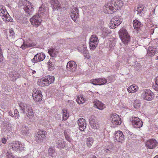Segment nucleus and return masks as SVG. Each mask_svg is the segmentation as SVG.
<instances>
[{
  "label": "nucleus",
  "mask_w": 158,
  "mask_h": 158,
  "mask_svg": "<svg viewBox=\"0 0 158 158\" xmlns=\"http://www.w3.org/2000/svg\"><path fill=\"white\" fill-rule=\"evenodd\" d=\"M89 158H97L96 156L94 155H92Z\"/></svg>",
  "instance_id": "864d4df0"
},
{
  "label": "nucleus",
  "mask_w": 158,
  "mask_h": 158,
  "mask_svg": "<svg viewBox=\"0 0 158 158\" xmlns=\"http://www.w3.org/2000/svg\"><path fill=\"white\" fill-rule=\"evenodd\" d=\"M120 38L124 44H127L130 41V36L127 31L124 28L120 29L118 32Z\"/></svg>",
  "instance_id": "6e6552de"
},
{
  "label": "nucleus",
  "mask_w": 158,
  "mask_h": 158,
  "mask_svg": "<svg viewBox=\"0 0 158 158\" xmlns=\"http://www.w3.org/2000/svg\"><path fill=\"white\" fill-rule=\"evenodd\" d=\"M90 83L94 85H97V79H91L90 81Z\"/></svg>",
  "instance_id": "a18cd8bd"
},
{
  "label": "nucleus",
  "mask_w": 158,
  "mask_h": 158,
  "mask_svg": "<svg viewBox=\"0 0 158 158\" xmlns=\"http://www.w3.org/2000/svg\"><path fill=\"white\" fill-rule=\"evenodd\" d=\"M8 146L10 149L15 151H21L25 148L24 144L19 141H13L10 143Z\"/></svg>",
  "instance_id": "423d86ee"
},
{
  "label": "nucleus",
  "mask_w": 158,
  "mask_h": 158,
  "mask_svg": "<svg viewBox=\"0 0 158 158\" xmlns=\"http://www.w3.org/2000/svg\"><path fill=\"white\" fill-rule=\"evenodd\" d=\"M9 114L11 116H13V113L10 111H9Z\"/></svg>",
  "instance_id": "603ef678"
},
{
  "label": "nucleus",
  "mask_w": 158,
  "mask_h": 158,
  "mask_svg": "<svg viewBox=\"0 0 158 158\" xmlns=\"http://www.w3.org/2000/svg\"><path fill=\"white\" fill-rule=\"evenodd\" d=\"M33 98L36 102L41 101L42 100V94L40 90L35 89L32 94Z\"/></svg>",
  "instance_id": "dca6fc26"
},
{
  "label": "nucleus",
  "mask_w": 158,
  "mask_h": 158,
  "mask_svg": "<svg viewBox=\"0 0 158 158\" xmlns=\"http://www.w3.org/2000/svg\"><path fill=\"white\" fill-rule=\"evenodd\" d=\"M47 135L46 131L42 130H39L38 131L35 133L34 138L35 141L38 143H41L45 139Z\"/></svg>",
  "instance_id": "39448f33"
},
{
  "label": "nucleus",
  "mask_w": 158,
  "mask_h": 158,
  "mask_svg": "<svg viewBox=\"0 0 158 158\" xmlns=\"http://www.w3.org/2000/svg\"><path fill=\"white\" fill-rule=\"evenodd\" d=\"M14 32V31H10V33H13Z\"/></svg>",
  "instance_id": "5fc2aeb1"
},
{
  "label": "nucleus",
  "mask_w": 158,
  "mask_h": 158,
  "mask_svg": "<svg viewBox=\"0 0 158 158\" xmlns=\"http://www.w3.org/2000/svg\"><path fill=\"white\" fill-rule=\"evenodd\" d=\"M139 89L137 85L133 84L128 87L127 90L129 93H134L137 92Z\"/></svg>",
  "instance_id": "cd10ccee"
},
{
  "label": "nucleus",
  "mask_w": 158,
  "mask_h": 158,
  "mask_svg": "<svg viewBox=\"0 0 158 158\" xmlns=\"http://www.w3.org/2000/svg\"><path fill=\"white\" fill-rule=\"evenodd\" d=\"M84 50L83 51V55L84 57L87 59H89L90 58V55L89 54V52L87 50L86 44H84L83 45Z\"/></svg>",
  "instance_id": "72a5a7b5"
},
{
  "label": "nucleus",
  "mask_w": 158,
  "mask_h": 158,
  "mask_svg": "<svg viewBox=\"0 0 158 158\" xmlns=\"http://www.w3.org/2000/svg\"><path fill=\"white\" fill-rule=\"evenodd\" d=\"M95 118L92 116L89 119V123L91 127L94 129H98L99 128V123L95 121Z\"/></svg>",
  "instance_id": "412c9836"
},
{
  "label": "nucleus",
  "mask_w": 158,
  "mask_h": 158,
  "mask_svg": "<svg viewBox=\"0 0 158 158\" xmlns=\"http://www.w3.org/2000/svg\"><path fill=\"white\" fill-rule=\"evenodd\" d=\"M76 100L78 103L80 104L84 103L85 101V99L82 95L78 96L77 97Z\"/></svg>",
  "instance_id": "c9c22d12"
},
{
  "label": "nucleus",
  "mask_w": 158,
  "mask_h": 158,
  "mask_svg": "<svg viewBox=\"0 0 158 158\" xmlns=\"http://www.w3.org/2000/svg\"><path fill=\"white\" fill-rule=\"evenodd\" d=\"M114 141L121 143L124 140V135L123 132L120 131H118L115 134Z\"/></svg>",
  "instance_id": "aec40b11"
},
{
  "label": "nucleus",
  "mask_w": 158,
  "mask_h": 158,
  "mask_svg": "<svg viewBox=\"0 0 158 158\" xmlns=\"http://www.w3.org/2000/svg\"><path fill=\"white\" fill-rule=\"evenodd\" d=\"M132 124L135 127L140 128L142 126L143 122L139 118L132 117Z\"/></svg>",
  "instance_id": "a211bd4d"
},
{
  "label": "nucleus",
  "mask_w": 158,
  "mask_h": 158,
  "mask_svg": "<svg viewBox=\"0 0 158 158\" xmlns=\"http://www.w3.org/2000/svg\"><path fill=\"white\" fill-rule=\"evenodd\" d=\"M110 120L112 123L115 125H120L122 123L121 118L119 116L116 114H111Z\"/></svg>",
  "instance_id": "4468645a"
},
{
  "label": "nucleus",
  "mask_w": 158,
  "mask_h": 158,
  "mask_svg": "<svg viewBox=\"0 0 158 158\" xmlns=\"http://www.w3.org/2000/svg\"><path fill=\"white\" fill-rule=\"evenodd\" d=\"M94 139L91 137L87 138L86 140L85 143L86 145L89 148H91L93 145L94 142Z\"/></svg>",
  "instance_id": "7c9ffc66"
},
{
  "label": "nucleus",
  "mask_w": 158,
  "mask_h": 158,
  "mask_svg": "<svg viewBox=\"0 0 158 158\" xmlns=\"http://www.w3.org/2000/svg\"><path fill=\"white\" fill-rule=\"evenodd\" d=\"M54 81L55 77L54 76H47L38 79L37 84L40 86H47L53 83Z\"/></svg>",
  "instance_id": "f03ea898"
},
{
  "label": "nucleus",
  "mask_w": 158,
  "mask_h": 158,
  "mask_svg": "<svg viewBox=\"0 0 158 158\" xmlns=\"http://www.w3.org/2000/svg\"><path fill=\"white\" fill-rule=\"evenodd\" d=\"M19 106L21 107V110L29 119H31L34 117V113L30 105L23 104Z\"/></svg>",
  "instance_id": "7ed1b4c3"
},
{
  "label": "nucleus",
  "mask_w": 158,
  "mask_h": 158,
  "mask_svg": "<svg viewBox=\"0 0 158 158\" xmlns=\"http://www.w3.org/2000/svg\"><path fill=\"white\" fill-rule=\"evenodd\" d=\"M30 21L31 24L35 27L40 26L42 22L41 17L37 15H34L30 18Z\"/></svg>",
  "instance_id": "ddd939ff"
},
{
  "label": "nucleus",
  "mask_w": 158,
  "mask_h": 158,
  "mask_svg": "<svg viewBox=\"0 0 158 158\" xmlns=\"http://www.w3.org/2000/svg\"><path fill=\"white\" fill-rule=\"evenodd\" d=\"M158 144V142L154 139H150L147 141L146 145L149 148L152 149L155 148Z\"/></svg>",
  "instance_id": "6ab92c4d"
},
{
  "label": "nucleus",
  "mask_w": 158,
  "mask_h": 158,
  "mask_svg": "<svg viewBox=\"0 0 158 158\" xmlns=\"http://www.w3.org/2000/svg\"><path fill=\"white\" fill-rule=\"evenodd\" d=\"M23 8L25 13L27 16L31 15L34 10L33 6L29 1L26 0L22 1Z\"/></svg>",
  "instance_id": "1a4fd4ad"
},
{
  "label": "nucleus",
  "mask_w": 158,
  "mask_h": 158,
  "mask_svg": "<svg viewBox=\"0 0 158 158\" xmlns=\"http://www.w3.org/2000/svg\"><path fill=\"white\" fill-rule=\"evenodd\" d=\"M45 58V55L43 53H40L36 54L32 60L33 63H35L38 62L43 60Z\"/></svg>",
  "instance_id": "4be33fe9"
},
{
  "label": "nucleus",
  "mask_w": 158,
  "mask_h": 158,
  "mask_svg": "<svg viewBox=\"0 0 158 158\" xmlns=\"http://www.w3.org/2000/svg\"><path fill=\"white\" fill-rule=\"evenodd\" d=\"M48 67L49 70L50 71H52L55 68V66L54 64L52 62L49 61L48 62Z\"/></svg>",
  "instance_id": "a19ab883"
},
{
  "label": "nucleus",
  "mask_w": 158,
  "mask_h": 158,
  "mask_svg": "<svg viewBox=\"0 0 158 158\" xmlns=\"http://www.w3.org/2000/svg\"><path fill=\"white\" fill-rule=\"evenodd\" d=\"M7 141V139L6 138H5L3 137V138H2L1 139L2 142L3 144L6 143Z\"/></svg>",
  "instance_id": "8fccbe9b"
},
{
  "label": "nucleus",
  "mask_w": 158,
  "mask_h": 158,
  "mask_svg": "<svg viewBox=\"0 0 158 158\" xmlns=\"http://www.w3.org/2000/svg\"><path fill=\"white\" fill-rule=\"evenodd\" d=\"M140 106V105L139 103H137L136 105L135 104V105H134V107L136 109H137Z\"/></svg>",
  "instance_id": "3c124183"
},
{
  "label": "nucleus",
  "mask_w": 158,
  "mask_h": 158,
  "mask_svg": "<svg viewBox=\"0 0 158 158\" xmlns=\"http://www.w3.org/2000/svg\"><path fill=\"white\" fill-rule=\"evenodd\" d=\"M55 140L57 147L60 148H64V143L62 139L56 138Z\"/></svg>",
  "instance_id": "473e14b6"
},
{
  "label": "nucleus",
  "mask_w": 158,
  "mask_h": 158,
  "mask_svg": "<svg viewBox=\"0 0 158 158\" xmlns=\"http://www.w3.org/2000/svg\"><path fill=\"white\" fill-rule=\"evenodd\" d=\"M157 58L158 59V56H157Z\"/></svg>",
  "instance_id": "6e6d98bb"
},
{
  "label": "nucleus",
  "mask_w": 158,
  "mask_h": 158,
  "mask_svg": "<svg viewBox=\"0 0 158 158\" xmlns=\"http://www.w3.org/2000/svg\"><path fill=\"white\" fill-rule=\"evenodd\" d=\"M158 51L156 48L150 46L148 48L147 55L148 56L152 57Z\"/></svg>",
  "instance_id": "393cba45"
},
{
  "label": "nucleus",
  "mask_w": 158,
  "mask_h": 158,
  "mask_svg": "<svg viewBox=\"0 0 158 158\" xmlns=\"http://www.w3.org/2000/svg\"><path fill=\"white\" fill-rule=\"evenodd\" d=\"M78 124L79 126L80 130L82 131H84L86 125L85 119L83 118H80L78 120Z\"/></svg>",
  "instance_id": "b1692460"
},
{
  "label": "nucleus",
  "mask_w": 158,
  "mask_h": 158,
  "mask_svg": "<svg viewBox=\"0 0 158 158\" xmlns=\"http://www.w3.org/2000/svg\"><path fill=\"white\" fill-rule=\"evenodd\" d=\"M141 97L143 100L150 101L154 99L155 94L150 89H145L142 90Z\"/></svg>",
  "instance_id": "20e7f679"
},
{
  "label": "nucleus",
  "mask_w": 158,
  "mask_h": 158,
  "mask_svg": "<svg viewBox=\"0 0 158 158\" xmlns=\"http://www.w3.org/2000/svg\"><path fill=\"white\" fill-rule=\"evenodd\" d=\"M122 22V19L119 16H114L110 20L109 24V27L110 28L114 29L119 26Z\"/></svg>",
  "instance_id": "9d476101"
},
{
  "label": "nucleus",
  "mask_w": 158,
  "mask_h": 158,
  "mask_svg": "<svg viewBox=\"0 0 158 158\" xmlns=\"http://www.w3.org/2000/svg\"><path fill=\"white\" fill-rule=\"evenodd\" d=\"M48 52L50 56L52 57H55L57 53L55 49L51 48L48 50Z\"/></svg>",
  "instance_id": "58836bf2"
},
{
  "label": "nucleus",
  "mask_w": 158,
  "mask_h": 158,
  "mask_svg": "<svg viewBox=\"0 0 158 158\" xmlns=\"http://www.w3.org/2000/svg\"><path fill=\"white\" fill-rule=\"evenodd\" d=\"M14 116L16 118H18L19 116V113L17 109L14 110Z\"/></svg>",
  "instance_id": "c03bdc74"
},
{
  "label": "nucleus",
  "mask_w": 158,
  "mask_h": 158,
  "mask_svg": "<svg viewBox=\"0 0 158 158\" xmlns=\"http://www.w3.org/2000/svg\"><path fill=\"white\" fill-rule=\"evenodd\" d=\"M155 82L156 85L155 86V89L158 91V76L156 77L155 79Z\"/></svg>",
  "instance_id": "49530a36"
},
{
  "label": "nucleus",
  "mask_w": 158,
  "mask_h": 158,
  "mask_svg": "<svg viewBox=\"0 0 158 158\" xmlns=\"http://www.w3.org/2000/svg\"><path fill=\"white\" fill-rule=\"evenodd\" d=\"M62 112V120H66L69 117V114L68 113L67 110L65 109H63Z\"/></svg>",
  "instance_id": "4c0bfd02"
},
{
  "label": "nucleus",
  "mask_w": 158,
  "mask_h": 158,
  "mask_svg": "<svg viewBox=\"0 0 158 158\" xmlns=\"http://www.w3.org/2000/svg\"><path fill=\"white\" fill-rule=\"evenodd\" d=\"M107 82V80L105 78L97 79V85H102L106 84Z\"/></svg>",
  "instance_id": "e433bc0d"
},
{
  "label": "nucleus",
  "mask_w": 158,
  "mask_h": 158,
  "mask_svg": "<svg viewBox=\"0 0 158 158\" xmlns=\"http://www.w3.org/2000/svg\"><path fill=\"white\" fill-rule=\"evenodd\" d=\"M50 3L54 11L58 10L61 11L63 9H65V7L61 6L60 2L57 0H52L50 1Z\"/></svg>",
  "instance_id": "2eb2a0df"
},
{
  "label": "nucleus",
  "mask_w": 158,
  "mask_h": 158,
  "mask_svg": "<svg viewBox=\"0 0 158 158\" xmlns=\"http://www.w3.org/2000/svg\"><path fill=\"white\" fill-rule=\"evenodd\" d=\"M36 43L31 37L27 38L25 42H24L21 48L24 50L28 48L34 47L36 45Z\"/></svg>",
  "instance_id": "f8f14e48"
},
{
  "label": "nucleus",
  "mask_w": 158,
  "mask_h": 158,
  "mask_svg": "<svg viewBox=\"0 0 158 158\" xmlns=\"http://www.w3.org/2000/svg\"><path fill=\"white\" fill-rule=\"evenodd\" d=\"M0 15L3 21L6 22L13 21V19L9 14L5 7L1 5H0Z\"/></svg>",
  "instance_id": "0eeeda50"
},
{
  "label": "nucleus",
  "mask_w": 158,
  "mask_h": 158,
  "mask_svg": "<svg viewBox=\"0 0 158 158\" xmlns=\"http://www.w3.org/2000/svg\"><path fill=\"white\" fill-rule=\"evenodd\" d=\"M20 76V75L18 73L15 71L10 72L9 73V76L12 81L16 80Z\"/></svg>",
  "instance_id": "bb28decb"
},
{
  "label": "nucleus",
  "mask_w": 158,
  "mask_h": 158,
  "mask_svg": "<svg viewBox=\"0 0 158 158\" xmlns=\"http://www.w3.org/2000/svg\"><path fill=\"white\" fill-rule=\"evenodd\" d=\"M94 105L96 108L100 110L103 109L105 107V105L98 100L95 101L94 102Z\"/></svg>",
  "instance_id": "2f4dec72"
},
{
  "label": "nucleus",
  "mask_w": 158,
  "mask_h": 158,
  "mask_svg": "<svg viewBox=\"0 0 158 158\" xmlns=\"http://www.w3.org/2000/svg\"><path fill=\"white\" fill-rule=\"evenodd\" d=\"M48 154L52 157H55L56 156L55 149L53 148H50L48 150Z\"/></svg>",
  "instance_id": "ea45409f"
},
{
  "label": "nucleus",
  "mask_w": 158,
  "mask_h": 158,
  "mask_svg": "<svg viewBox=\"0 0 158 158\" xmlns=\"http://www.w3.org/2000/svg\"><path fill=\"white\" fill-rule=\"evenodd\" d=\"M48 10L47 7H46L44 5H42L39 7L37 15L41 17L44 15L48 14Z\"/></svg>",
  "instance_id": "5701e85b"
},
{
  "label": "nucleus",
  "mask_w": 158,
  "mask_h": 158,
  "mask_svg": "<svg viewBox=\"0 0 158 158\" xmlns=\"http://www.w3.org/2000/svg\"><path fill=\"white\" fill-rule=\"evenodd\" d=\"M144 6L143 5H139L136 8L134 9L135 13L139 16H141L142 15V11L143 10Z\"/></svg>",
  "instance_id": "c85d7f7f"
},
{
  "label": "nucleus",
  "mask_w": 158,
  "mask_h": 158,
  "mask_svg": "<svg viewBox=\"0 0 158 158\" xmlns=\"http://www.w3.org/2000/svg\"><path fill=\"white\" fill-rule=\"evenodd\" d=\"M123 5L122 0H111L106 3L103 7V11L106 14H112L121 10Z\"/></svg>",
  "instance_id": "f257e3e1"
},
{
  "label": "nucleus",
  "mask_w": 158,
  "mask_h": 158,
  "mask_svg": "<svg viewBox=\"0 0 158 158\" xmlns=\"http://www.w3.org/2000/svg\"><path fill=\"white\" fill-rule=\"evenodd\" d=\"M99 42L98 38L96 35H92L89 39V48L92 51L94 50L97 46Z\"/></svg>",
  "instance_id": "9b49d317"
},
{
  "label": "nucleus",
  "mask_w": 158,
  "mask_h": 158,
  "mask_svg": "<svg viewBox=\"0 0 158 158\" xmlns=\"http://www.w3.org/2000/svg\"><path fill=\"white\" fill-rule=\"evenodd\" d=\"M157 58L158 59V56H157Z\"/></svg>",
  "instance_id": "4d7b16f0"
},
{
  "label": "nucleus",
  "mask_w": 158,
  "mask_h": 158,
  "mask_svg": "<svg viewBox=\"0 0 158 158\" xmlns=\"http://www.w3.org/2000/svg\"><path fill=\"white\" fill-rule=\"evenodd\" d=\"M64 135L65 136V137L67 140L69 142H70L72 140V139L70 137L68 136L67 135H66V133L65 132H64Z\"/></svg>",
  "instance_id": "de8ad7c7"
},
{
  "label": "nucleus",
  "mask_w": 158,
  "mask_h": 158,
  "mask_svg": "<svg viewBox=\"0 0 158 158\" xmlns=\"http://www.w3.org/2000/svg\"><path fill=\"white\" fill-rule=\"evenodd\" d=\"M14 158L13 157V158Z\"/></svg>",
  "instance_id": "13d9d810"
},
{
  "label": "nucleus",
  "mask_w": 158,
  "mask_h": 158,
  "mask_svg": "<svg viewBox=\"0 0 158 158\" xmlns=\"http://www.w3.org/2000/svg\"><path fill=\"white\" fill-rule=\"evenodd\" d=\"M73 11L72 12L71 17L75 22H76L78 17V10L77 8H73Z\"/></svg>",
  "instance_id": "a878e982"
},
{
  "label": "nucleus",
  "mask_w": 158,
  "mask_h": 158,
  "mask_svg": "<svg viewBox=\"0 0 158 158\" xmlns=\"http://www.w3.org/2000/svg\"><path fill=\"white\" fill-rule=\"evenodd\" d=\"M133 25L135 29H137L141 26V24L139 21L135 19L133 22Z\"/></svg>",
  "instance_id": "f704fd0d"
},
{
  "label": "nucleus",
  "mask_w": 158,
  "mask_h": 158,
  "mask_svg": "<svg viewBox=\"0 0 158 158\" xmlns=\"http://www.w3.org/2000/svg\"><path fill=\"white\" fill-rule=\"evenodd\" d=\"M29 128L26 126H23L20 128V133L24 135H29Z\"/></svg>",
  "instance_id": "c756f323"
},
{
  "label": "nucleus",
  "mask_w": 158,
  "mask_h": 158,
  "mask_svg": "<svg viewBox=\"0 0 158 158\" xmlns=\"http://www.w3.org/2000/svg\"><path fill=\"white\" fill-rule=\"evenodd\" d=\"M77 67L76 63L73 61L71 60L68 62L66 66V69L68 71L74 72L76 70Z\"/></svg>",
  "instance_id": "f3484780"
},
{
  "label": "nucleus",
  "mask_w": 158,
  "mask_h": 158,
  "mask_svg": "<svg viewBox=\"0 0 158 158\" xmlns=\"http://www.w3.org/2000/svg\"><path fill=\"white\" fill-rule=\"evenodd\" d=\"M3 52L2 48V46L0 44V62L3 60Z\"/></svg>",
  "instance_id": "79ce46f5"
},
{
  "label": "nucleus",
  "mask_w": 158,
  "mask_h": 158,
  "mask_svg": "<svg viewBox=\"0 0 158 158\" xmlns=\"http://www.w3.org/2000/svg\"><path fill=\"white\" fill-rule=\"evenodd\" d=\"M30 72L31 73L32 75L34 77H35V76H36V72L35 70H30Z\"/></svg>",
  "instance_id": "09e8293b"
},
{
  "label": "nucleus",
  "mask_w": 158,
  "mask_h": 158,
  "mask_svg": "<svg viewBox=\"0 0 158 158\" xmlns=\"http://www.w3.org/2000/svg\"><path fill=\"white\" fill-rule=\"evenodd\" d=\"M106 149L105 151L106 153H111L113 150L112 145H110V146L109 148H106Z\"/></svg>",
  "instance_id": "37998d69"
}]
</instances>
